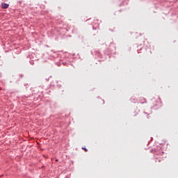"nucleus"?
<instances>
[{
  "label": "nucleus",
  "mask_w": 178,
  "mask_h": 178,
  "mask_svg": "<svg viewBox=\"0 0 178 178\" xmlns=\"http://www.w3.org/2000/svg\"><path fill=\"white\" fill-rule=\"evenodd\" d=\"M83 149H85L86 152H87L88 149L86 148H82Z\"/></svg>",
  "instance_id": "3"
},
{
  "label": "nucleus",
  "mask_w": 178,
  "mask_h": 178,
  "mask_svg": "<svg viewBox=\"0 0 178 178\" xmlns=\"http://www.w3.org/2000/svg\"><path fill=\"white\" fill-rule=\"evenodd\" d=\"M143 100L144 102H141V104H145V102H147L146 100H145V99H143Z\"/></svg>",
  "instance_id": "2"
},
{
  "label": "nucleus",
  "mask_w": 178,
  "mask_h": 178,
  "mask_svg": "<svg viewBox=\"0 0 178 178\" xmlns=\"http://www.w3.org/2000/svg\"><path fill=\"white\" fill-rule=\"evenodd\" d=\"M1 8L2 9H8V8H9V4L6 3H1Z\"/></svg>",
  "instance_id": "1"
}]
</instances>
